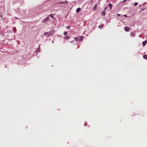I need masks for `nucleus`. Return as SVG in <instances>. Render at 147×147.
Here are the masks:
<instances>
[{"mask_svg":"<svg viewBox=\"0 0 147 147\" xmlns=\"http://www.w3.org/2000/svg\"><path fill=\"white\" fill-rule=\"evenodd\" d=\"M106 8H106V7H105V8H104V9L103 11H105V10H106Z\"/></svg>","mask_w":147,"mask_h":147,"instance_id":"obj_22","label":"nucleus"},{"mask_svg":"<svg viewBox=\"0 0 147 147\" xmlns=\"http://www.w3.org/2000/svg\"><path fill=\"white\" fill-rule=\"evenodd\" d=\"M64 39L65 40H67V39H69V37L68 36H67V37H64Z\"/></svg>","mask_w":147,"mask_h":147,"instance_id":"obj_14","label":"nucleus"},{"mask_svg":"<svg viewBox=\"0 0 147 147\" xmlns=\"http://www.w3.org/2000/svg\"><path fill=\"white\" fill-rule=\"evenodd\" d=\"M145 36L147 37V34L145 35Z\"/></svg>","mask_w":147,"mask_h":147,"instance_id":"obj_26","label":"nucleus"},{"mask_svg":"<svg viewBox=\"0 0 147 147\" xmlns=\"http://www.w3.org/2000/svg\"><path fill=\"white\" fill-rule=\"evenodd\" d=\"M108 6L110 7V10H111L112 9V5L111 3H109Z\"/></svg>","mask_w":147,"mask_h":147,"instance_id":"obj_9","label":"nucleus"},{"mask_svg":"<svg viewBox=\"0 0 147 147\" xmlns=\"http://www.w3.org/2000/svg\"><path fill=\"white\" fill-rule=\"evenodd\" d=\"M40 51V48L38 47L36 51V52H39V51Z\"/></svg>","mask_w":147,"mask_h":147,"instance_id":"obj_16","label":"nucleus"},{"mask_svg":"<svg viewBox=\"0 0 147 147\" xmlns=\"http://www.w3.org/2000/svg\"><path fill=\"white\" fill-rule=\"evenodd\" d=\"M143 57L144 59H147V55H144L143 56Z\"/></svg>","mask_w":147,"mask_h":147,"instance_id":"obj_10","label":"nucleus"},{"mask_svg":"<svg viewBox=\"0 0 147 147\" xmlns=\"http://www.w3.org/2000/svg\"><path fill=\"white\" fill-rule=\"evenodd\" d=\"M97 6V4H96L95 5V6L93 8H92L93 11H95L96 9Z\"/></svg>","mask_w":147,"mask_h":147,"instance_id":"obj_7","label":"nucleus"},{"mask_svg":"<svg viewBox=\"0 0 147 147\" xmlns=\"http://www.w3.org/2000/svg\"><path fill=\"white\" fill-rule=\"evenodd\" d=\"M125 30L126 31H128L129 30V28L128 27H125L124 28Z\"/></svg>","mask_w":147,"mask_h":147,"instance_id":"obj_4","label":"nucleus"},{"mask_svg":"<svg viewBox=\"0 0 147 147\" xmlns=\"http://www.w3.org/2000/svg\"><path fill=\"white\" fill-rule=\"evenodd\" d=\"M84 38V37L82 36H80L79 37H75L74 38V40H78L80 41L82 40V39Z\"/></svg>","mask_w":147,"mask_h":147,"instance_id":"obj_1","label":"nucleus"},{"mask_svg":"<svg viewBox=\"0 0 147 147\" xmlns=\"http://www.w3.org/2000/svg\"><path fill=\"white\" fill-rule=\"evenodd\" d=\"M101 14L102 16H104L105 14V11H103L102 13Z\"/></svg>","mask_w":147,"mask_h":147,"instance_id":"obj_12","label":"nucleus"},{"mask_svg":"<svg viewBox=\"0 0 147 147\" xmlns=\"http://www.w3.org/2000/svg\"><path fill=\"white\" fill-rule=\"evenodd\" d=\"M49 17H47L46 18L44 19H43V20H42V22H45L47 21L49 19Z\"/></svg>","mask_w":147,"mask_h":147,"instance_id":"obj_3","label":"nucleus"},{"mask_svg":"<svg viewBox=\"0 0 147 147\" xmlns=\"http://www.w3.org/2000/svg\"><path fill=\"white\" fill-rule=\"evenodd\" d=\"M66 28H67V29H69L70 28V27L69 26H67L66 27Z\"/></svg>","mask_w":147,"mask_h":147,"instance_id":"obj_20","label":"nucleus"},{"mask_svg":"<svg viewBox=\"0 0 147 147\" xmlns=\"http://www.w3.org/2000/svg\"><path fill=\"white\" fill-rule=\"evenodd\" d=\"M131 36L132 37H134L135 36V34L134 33L132 32H131L130 33Z\"/></svg>","mask_w":147,"mask_h":147,"instance_id":"obj_6","label":"nucleus"},{"mask_svg":"<svg viewBox=\"0 0 147 147\" xmlns=\"http://www.w3.org/2000/svg\"><path fill=\"white\" fill-rule=\"evenodd\" d=\"M126 1V0H124L122 2H121L122 3H123L125 1Z\"/></svg>","mask_w":147,"mask_h":147,"instance_id":"obj_21","label":"nucleus"},{"mask_svg":"<svg viewBox=\"0 0 147 147\" xmlns=\"http://www.w3.org/2000/svg\"><path fill=\"white\" fill-rule=\"evenodd\" d=\"M117 15L118 16H120V14H117Z\"/></svg>","mask_w":147,"mask_h":147,"instance_id":"obj_24","label":"nucleus"},{"mask_svg":"<svg viewBox=\"0 0 147 147\" xmlns=\"http://www.w3.org/2000/svg\"><path fill=\"white\" fill-rule=\"evenodd\" d=\"M13 31L14 33L16 32V28L15 27H14L13 28Z\"/></svg>","mask_w":147,"mask_h":147,"instance_id":"obj_11","label":"nucleus"},{"mask_svg":"<svg viewBox=\"0 0 147 147\" xmlns=\"http://www.w3.org/2000/svg\"><path fill=\"white\" fill-rule=\"evenodd\" d=\"M50 16L52 18H53V14H51Z\"/></svg>","mask_w":147,"mask_h":147,"instance_id":"obj_18","label":"nucleus"},{"mask_svg":"<svg viewBox=\"0 0 147 147\" xmlns=\"http://www.w3.org/2000/svg\"><path fill=\"white\" fill-rule=\"evenodd\" d=\"M123 16H124V17H127V16L126 15H123Z\"/></svg>","mask_w":147,"mask_h":147,"instance_id":"obj_23","label":"nucleus"},{"mask_svg":"<svg viewBox=\"0 0 147 147\" xmlns=\"http://www.w3.org/2000/svg\"><path fill=\"white\" fill-rule=\"evenodd\" d=\"M80 10H81L80 8H78L76 9V12L77 13H78L80 11Z\"/></svg>","mask_w":147,"mask_h":147,"instance_id":"obj_8","label":"nucleus"},{"mask_svg":"<svg viewBox=\"0 0 147 147\" xmlns=\"http://www.w3.org/2000/svg\"><path fill=\"white\" fill-rule=\"evenodd\" d=\"M147 43V40H146L145 41L143 42H142V45L143 46H144Z\"/></svg>","mask_w":147,"mask_h":147,"instance_id":"obj_5","label":"nucleus"},{"mask_svg":"<svg viewBox=\"0 0 147 147\" xmlns=\"http://www.w3.org/2000/svg\"><path fill=\"white\" fill-rule=\"evenodd\" d=\"M138 4V3H137V2H136L134 3V5L135 6H136L137 5V4Z\"/></svg>","mask_w":147,"mask_h":147,"instance_id":"obj_19","label":"nucleus"},{"mask_svg":"<svg viewBox=\"0 0 147 147\" xmlns=\"http://www.w3.org/2000/svg\"><path fill=\"white\" fill-rule=\"evenodd\" d=\"M103 26L102 25H100L98 26V27L99 28H100L101 29H102V28Z\"/></svg>","mask_w":147,"mask_h":147,"instance_id":"obj_17","label":"nucleus"},{"mask_svg":"<svg viewBox=\"0 0 147 147\" xmlns=\"http://www.w3.org/2000/svg\"><path fill=\"white\" fill-rule=\"evenodd\" d=\"M67 3V1H65L64 2H60L59 3Z\"/></svg>","mask_w":147,"mask_h":147,"instance_id":"obj_13","label":"nucleus"},{"mask_svg":"<svg viewBox=\"0 0 147 147\" xmlns=\"http://www.w3.org/2000/svg\"><path fill=\"white\" fill-rule=\"evenodd\" d=\"M86 123H85V124H84V125L85 126H86Z\"/></svg>","mask_w":147,"mask_h":147,"instance_id":"obj_25","label":"nucleus"},{"mask_svg":"<svg viewBox=\"0 0 147 147\" xmlns=\"http://www.w3.org/2000/svg\"><path fill=\"white\" fill-rule=\"evenodd\" d=\"M67 32H65L64 33H63V34L65 36H67Z\"/></svg>","mask_w":147,"mask_h":147,"instance_id":"obj_15","label":"nucleus"},{"mask_svg":"<svg viewBox=\"0 0 147 147\" xmlns=\"http://www.w3.org/2000/svg\"><path fill=\"white\" fill-rule=\"evenodd\" d=\"M53 42H54V41H52V42L53 43Z\"/></svg>","mask_w":147,"mask_h":147,"instance_id":"obj_27","label":"nucleus"},{"mask_svg":"<svg viewBox=\"0 0 147 147\" xmlns=\"http://www.w3.org/2000/svg\"><path fill=\"white\" fill-rule=\"evenodd\" d=\"M51 34V33L50 32H45L43 34V35H47L48 36H49Z\"/></svg>","mask_w":147,"mask_h":147,"instance_id":"obj_2","label":"nucleus"}]
</instances>
